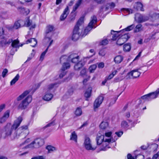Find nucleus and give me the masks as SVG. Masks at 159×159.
<instances>
[{
  "instance_id": "obj_1",
  "label": "nucleus",
  "mask_w": 159,
  "mask_h": 159,
  "mask_svg": "<svg viewBox=\"0 0 159 159\" xmlns=\"http://www.w3.org/2000/svg\"><path fill=\"white\" fill-rule=\"evenodd\" d=\"M23 120L21 116H19L15 120L12 125L9 123L7 124L4 128L2 133V137L5 139L10 137L11 140H14L16 138H13V136L16 135V129L19 126Z\"/></svg>"
},
{
  "instance_id": "obj_2",
  "label": "nucleus",
  "mask_w": 159,
  "mask_h": 159,
  "mask_svg": "<svg viewBox=\"0 0 159 159\" xmlns=\"http://www.w3.org/2000/svg\"><path fill=\"white\" fill-rule=\"evenodd\" d=\"M16 135L13 136V138H18L20 136L25 137L29 133L28 127L27 125H23L21 126L16 130Z\"/></svg>"
},
{
  "instance_id": "obj_3",
  "label": "nucleus",
  "mask_w": 159,
  "mask_h": 159,
  "mask_svg": "<svg viewBox=\"0 0 159 159\" xmlns=\"http://www.w3.org/2000/svg\"><path fill=\"white\" fill-rule=\"evenodd\" d=\"M84 17H81L77 23L73 31V34L72 36V40L76 41L77 40L80 36V33L78 32L79 27L84 23Z\"/></svg>"
},
{
  "instance_id": "obj_4",
  "label": "nucleus",
  "mask_w": 159,
  "mask_h": 159,
  "mask_svg": "<svg viewBox=\"0 0 159 159\" xmlns=\"http://www.w3.org/2000/svg\"><path fill=\"white\" fill-rule=\"evenodd\" d=\"M32 96H28L25 99L23 100L18 106V108L21 110H24L26 108L29 104L31 102Z\"/></svg>"
},
{
  "instance_id": "obj_5",
  "label": "nucleus",
  "mask_w": 159,
  "mask_h": 159,
  "mask_svg": "<svg viewBox=\"0 0 159 159\" xmlns=\"http://www.w3.org/2000/svg\"><path fill=\"white\" fill-rule=\"evenodd\" d=\"M97 21L96 17L93 16L91 17V20L89 23L88 26L84 30V35H86L93 28V25Z\"/></svg>"
},
{
  "instance_id": "obj_6",
  "label": "nucleus",
  "mask_w": 159,
  "mask_h": 159,
  "mask_svg": "<svg viewBox=\"0 0 159 159\" xmlns=\"http://www.w3.org/2000/svg\"><path fill=\"white\" fill-rule=\"evenodd\" d=\"M44 140L41 139H35L34 141L28 145L29 148H38L44 144Z\"/></svg>"
},
{
  "instance_id": "obj_7",
  "label": "nucleus",
  "mask_w": 159,
  "mask_h": 159,
  "mask_svg": "<svg viewBox=\"0 0 159 159\" xmlns=\"http://www.w3.org/2000/svg\"><path fill=\"white\" fill-rule=\"evenodd\" d=\"M54 27L51 25H49L47 26L45 35V39H48L49 40L51 39V37L53 35Z\"/></svg>"
},
{
  "instance_id": "obj_8",
  "label": "nucleus",
  "mask_w": 159,
  "mask_h": 159,
  "mask_svg": "<svg viewBox=\"0 0 159 159\" xmlns=\"http://www.w3.org/2000/svg\"><path fill=\"white\" fill-rule=\"evenodd\" d=\"M135 20L138 23H141L148 20L149 17L143 15L139 13H137L135 16Z\"/></svg>"
},
{
  "instance_id": "obj_9",
  "label": "nucleus",
  "mask_w": 159,
  "mask_h": 159,
  "mask_svg": "<svg viewBox=\"0 0 159 159\" xmlns=\"http://www.w3.org/2000/svg\"><path fill=\"white\" fill-rule=\"evenodd\" d=\"M140 73L138 71V69L133 70L127 73L126 77L127 79L136 78L140 75Z\"/></svg>"
},
{
  "instance_id": "obj_10",
  "label": "nucleus",
  "mask_w": 159,
  "mask_h": 159,
  "mask_svg": "<svg viewBox=\"0 0 159 159\" xmlns=\"http://www.w3.org/2000/svg\"><path fill=\"white\" fill-rule=\"evenodd\" d=\"M84 144L85 147L88 150H94L96 148V147H92L91 141L88 137L85 138Z\"/></svg>"
},
{
  "instance_id": "obj_11",
  "label": "nucleus",
  "mask_w": 159,
  "mask_h": 159,
  "mask_svg": "<svg viewBox=\"0 0 159 159\" xmlns=\"http://www.w3.org/2000/svg\"><path fill=\"white\" fill-rule=\"evenodd\" d=\"M24 26L27 27L30 26L29 29L31 30L32 29L34 28L35 27L36 25L35 24H33L32 20H30L29 17H28L25 18Z\"/></svg>"
},
{
  "instance_id": "obj_12",
  "label": "nucleus",
  "mask_w": 159,
  "mask_h": 159,
  "mask_svg": "<svg viewBox=\"0 0 159 159\" xmlns=\"http://www.w3.org/2000/svg\"><path fill=\"white\" fill-rule=\"evenodd\" d=\"M68 59L71 62L73 63L78 62L80 59L79 56L76 53H72L69 57Z\"/></svg>"
},
{
  "instance_id": "obj_13",
  "label": "nucleus",
  "mask_w": 159,
  "mask_h": 159,
  "mask_svg": "<svg viewBox=\"0 0 159 159\" xmlns=\"http://www.w3.org/2000/svg\"><path fill=\"white\" fill-rule=\"evenodd\" d=\"M104 98L102 96H99L95 100L94 103V108H97L99 107L102 103Z\"/></svg>"
},
{
  "instance_id": "obj_14",
  "label": "nucleus",
  "mask_w": 159,
  "mask_h": 159,
  "mask_svg": "<svg viewBox=\"0 0 159 159\" xmlns=\"http://www.w3.org/2000/svg\"><path fill=\"white\" fill-rule=\"evenodd\" d=\"M69 7L67 6L63 11V13L61 15L60 19L61 21L64 20L66 18L67 15L69 14Z\"/></svg>"
},
{
  "instance_id": "obj_15",
  "label": "nucleus",
  "mask_w": 159,
  "mask_h": 159,
  "mask_svg": "<svg viewBox=\"0 0 159 159\" xmlns=\"http://www.w3.org/2000/svg\"><path fill=\"white\" fill-rule=\"evenodd\" d=\"M104 135L101 134L100 133L98 134L96 138L97 145H100L102 143L104 140Z\"/></svg>"
},
{
  "instance_id": "obj_16",
  "label": "nucleus",
  "mask_w": 159,
  "mask_h": 159,
  "mask_svg": "<svg viewBox=\"0 0 159 159\" xmlns=\"http://www.w3.org/2000/svg\"><path fill=\"white\" fill-rule=\"evenodd\" d=\"M150 100L157 98L159 94V88L155 92L148 93Z\"/></svg>"
},
{
  "instance_id": "obj_17",
  "label": "nucleus",
  "mask_w": 159,
  "mask_h": 159,
  "mask_svg": "<svg viewBox=\"0 0 159 159\" xmlns=\"http://www.w3.org/2000/svg\"><path fill=\"white\" fill-rule=\"evenodd\" d=\"M31 91V90L29 89L25 91L22 94L19 96L17 98V100L18 101L21 100L28 95Z\"/></svg>"
},
{
  "instance_id": "obj_18",
  "label": "nucleus",
  "mask_w": 159,
  "mask_h": 159,
  "mask_svg": "<svg viewBox=\"0 0 159 159\" xmlns=\"http://www.w3.org/2000/svg\"><path fill=\"white\" fill-rule=\"evenodd\" d=\"M121 31H117L111 30V34L112 35V39L113 40H116L120 36V35L118 34Z\"/></svg>"
},
{
  "instance_id": "obj_19",
  "label": "nucleus",
  "mask_w": 159,
  "mask_h": 159,
  "mask_svg": "<svg viewBox=\"0 0 159 159\" xmlns=\"http://www.w3.org/2000/svg\"><path fill=\"white\" fill-rule=\"evenodd\" d=\"M23 22L22 20H20L15 22L12 28L14 29H17L21 27V24Z\"/></svg>"
},
{
  "instance_id": "obj_20",
  "label": "nucleus",
  "mask_w": 159,
  "mask_h": 159,
  "mask_svg": "<svg viewBox=\"0 0 159 159\" xmlns=\"http://www.w3.org/2000/svg\"><path fill=\"white\" fill-rule=\"evenodd\" d=\"M70 140L74 141L75 143L77 142V135L75 131H74L71 133L70 135Z\"/></svg>"
},
{
  "instance_id": "obj_21",
  "label": "nucleus",
  "mask_w": 159,
  "mask_h": 159,
  "mask_svg": "<svg viewBox=\"0 0 159 159\" xmlns=\"http://www.w3.org/2000/svg\"><path fill=\"white\" fill-rule=\"evenodd\" d=\"M31 43V46L34 47L37 44V41L35 38H31L30 39H28L26 41V43Z\"/></svg>"
},
{
  "instance_id": "obj_22",
  "label": "nucleus",
  "mask_w": 159,
  "mask_h": 159,
  "mask_svg": "<svg viewBox=\"0 0 159 159\" xmlns=\"http://www.w3.org/2000/svg\"><path fill=\"white\" fill-rule=\"evenodd\" d=\"M92 88H89L87 89L84 94V97L86 98V100H88V98H89L91 95Z\"/></svg>"
},
{
  "instance_id": "obj_23",
  "label": "nucleus",
  "mask_w": 159,
  "mask_h": 159,
  "mask_svg": "<svg viewBox=\"0 0 159 159\" xmlns=\"http://www.w3.org/2000/svg\"><path fill=\"white\" fill-rule=\"evenodd\" d=\"M84 65V64L81 61H80L74 66V69L76 70H79Z\"/></svg>"
},
{
  "instance_id": "obj_24",
  "label": "nucleus",
  "mask_w": 159,
  "mask_h": 159,
  "mask_svg": "<svg viewBox=\"0 0 159 159\" xmlns=\"http://www.w3.org/2000/svg\"><path fill=\"white\" fill-rule=\"evenodd\" d=\"M53 97V95L49 93H46L43 97V98L45 101H49Z\"/></svg>"
},
{
  "instance_id": "obj_25",
  "label": "nucleus",
  "mask_w": 159,
  "mask_h": 159,
  "mask_svg": "<svg viewBox=\"0 0 159 159\" xmlns=\"http://www.w3.org/2000/svg\"><path fill=\"white\" fill-rule=\"evenodd\" d=\"M123 57L121 55L116 56L114 59V61L116 63L119 64L123 60Z\"/></svg>"
},
{
  "instance_id": "obj_26",
  "label": "nucleus",
  "mask_w": 159,
  "mask_h": 159,
  "mask_svg": "<svg viewBox=\"0 0 159 159\" xmlns=\"http://www.w3.org/2000/svg\"><path fill=\"white\" fill-rule=\"evenodd\" d=\"M135 8L137 10H140L142 11H144V9L143 7V4L140 2H137L136 3Z\"/></svg>"
},
{
  "instance_id": "obj_27",
  "label": "nucleus",
  "mask_w": 159,
  "mask_h": 159,
  "mask_svg": "<svg viewBox=\"0 0 159 159\" xmlns=\"http://www.w3.org/2000/svg\"><path fill=\"white\" fill-rule=\"evenodd\" d=\"M18 9L19 10L21 13L25 14L26 15H28L30 13V10L29 9H25L24 8L22 7H18Z\"/></svg>"
},
{
  "instance_id": "obj_28",
  "label": "nucleus",
  "mask_w": 159,
  "mask_h": 159,
  "mask_svg": "<svg viewBox=\"0 0 159 159\" xmlns=\"http://www.w3.org/2000/svg\"><path fill=\"white\" fill-rule=\"evenodd\" d=\"M83 0H78L75 3L73 8V11H75L81 4Z\"/></svg>"
},
{
  "instance_id": "obj_29",
  "label": "nucleus",
  "mask_w": 159,
  "mask_h": 159,
  "mask_svg": "<svg viewBox=\"0 0 159 159\" xmlns=\"http://www.w3.org/2000/svg\"><path fill=\"white\" fill-rule=\"evenodd\" d=\"M140 157L141 158V159H143L144 158V156L142 155H139L135 156V158H134L130 154H128L127 155V158L128 159H135L137 158Z\"/></svg>"
},
{
  "instance_id": "obj_30",
  "label": "nucleus",
  "mask_w": 159,
  "mask_h": 159,
  "mask_svg": "<svg viewBox=\"0 0 159 159\" xmlns=\"http://www.w3.org/2000/svg\"><path fill=\"white\" fill-rule=\"evenodd\" d=\"M20 78V75L19 74H17L14 79L11 81L10 84L11 85H13L19 80Z\"/></svg>"
},
{
  "instance_id": "obj_31",
  "label": "nucleus",
  "mask_w": 159,
  "mask_h": 159,
  "mask_svg": "<svg viewBox=\"0 0 159 159\" xmlns=\"http://www.w3.org/2000/svg\"><path fill=\"white\" fill-rule=\"evenodd\" d=\"M131 49L130 44L128 43L125 44L123 46V50L125 52H129Z\"/></svg>"
},
{
  "instance_id": "obj_32",
  "label": "nucleus",
  "mask_w": 159,
  "mask_h": 159,
  "mask_svg": "<svg viewBox=\"0 0 159 159\" xmlns=\"http://www.w3.org/2000/svg\"><path fill=\"white\" fill-rule=\"evenodd\" d=\"M108 124L107 122H102L100 125V128L102 129H105L108 127Z\"/></svg>"
},
{
  "instance_id": "obj_33",
  "label": "nucleus",
  "mask_w": 159,
  "mask_h": 159,
  "mask_svg": "<svg viewBox=\"0 0 159 159\" xmlns=\"http://www.w3.org/2000/svg\"><path fill=\"white\" fill-rule=\"evenodd\" d=\"M70 66V65L69 63L64 62L62 66L61 70L62 71H65L66 70L69 68Z\"/></svg>"
},
{
  "instance_id": "obj_34",
  "label": "nucleus",
  "mask_w": 159,
  "mask_h": 159,
  "mask_svg": "<svg viewBox=\"0 0 159 159\" xmlns=\"http://www.w3.org/2000/svg\"><path fill=\"white\" fill-rule=\"evenodd\" d=\"M19 43V41L17 40H15L14 41H12L11 43V46L13 48H17L19 47L18 44Z\"/></svg>"
},
{
  "instance_id": "obj_35",
  "label": "nucleus",
  "mask_w": 159,
  "mask_h": 159,
  "mask_svg": "<svg viewBox=\"0 0 159 159\" xmlns=\"http://www.w3.org/2000/svg\"><path fill=\"white\" fill-rule=\"evenodd\" d=\"M46 149L48 150V153H51L56 150V148L50 145H48L46 147Z\"/></svg>"
},
{
  "instance_id": "obj_36",
  "label": "nucleus",
  "mask_w": 159,
  "mask_h": 159,
  "mask_svg": "<svg viewBox=\"0 0 159 159\" xmlns=\"http://www.w3.org/2000/svg\"><path fill=\"white\" fill-rule=\"evenodd\" d=\"M124 41L126 42L127 40L129 38L130 36L128 34H125L121 35L120 37Z\"/></svg>"
},
{
  "instance_id": "obj_37",
  "label": "nucleus",
  "mask_w": 159,
  "mask_h": 159,
  "mask_svg": "<svg viewBox=\"0 0 159 159\" xmlns=\"http://www.w3.org/2000/svg\"><path fill=\"white\" fill-rule=\"evenodd\" d=\"M48 49V48H47L45 50V51L43 52L41 55L40 56L39 60L42 61L44 59V57L46 53L47 52Z\"/></svg>"
},
{
  "instance_id": "obj_38",
  "label": "nucleus",
  "mask_w": 159,
  "mask_h": 159,
  "mask_svg": "<svg viewBox=\"0 0 159 159\" xmlns=\"http://www.w3.org/2000/svg\"><path fill=\"white\" fill-rule=\"evenodd\" d=\"M125 42V41H124V40L122 39L120 37L118 39L116 42V43L117 44L121 46Z\"/></svg>"
},
{
  "instance_id": "obj_39",
  "label": "nucleus",
  "mask_w": 159,
  "mask_h": 159,
  "mask_svg": "<svg viewBox=\"0 0 159 159\" xmlns=\"http://www.w3.org/2000/svg\"><path fill=\"white\" fill-rule=\"evenodd\" d=\"M142 25L141 24H139L138 25L135 27L136 29L134 30V32H138L142 30Z\"/></svg>"
},
{
  "instance_id": "obj_40",
  "label": "nucleus",
  "mask_w": 159,
  "mask_h": 159,
  "mask_svg": "<svg viewBox=\"0 0 159 159\" xmlns=\"http://www.w3.org/2000/svg\"><path fill=\"white\" fill-rule=\"evenodd\" d=\"M82 113V110L81 108L78 107L77 108L75 111V114L76 116H80Z\"/></svg>"
},
{
  "instance_id": "obj_41",
  "label": "nucleus",
  "mask_w": 159,
  "mask_h": 159,
  "mask_svg": "<svg viewBox=\"0 0 159 159\" xmlns=\"http://www.w3.org/2000/svg\"><path fill=\"white\" fill-rule=\"evenodd\" d=\"M97 68V66L94 64L90 66L89 67V70L90 73L93 72Z\"/></svg>"
},
{
  "instance_id": "obj_42",
  "label": "nucleus",
  "mask_w": 159,
  "mask_h": 159,
  "mask_svg": "<svg viewBox=\"0 0 159 159\" xmlns=\"http://www.w3.org/2000/svg\"><path fill=\"white\" fill-rule=\"evenodd\" d=\"M57 84V83L52 84H49L48 86V88L47 89L48 91L54 88V87L56 86Z\"/></svg>"
},
{
  "instance_id": "obj_43",
  "label": "nucleus",
  "mask_w": 159,
  "mask_h": 159,
  "mask_svg": "<svg viewBox=\"0 0 159 159\" xmlns=\"http://www.w3.org/2000/svg\"><path fill=\"white\" fill-rule=\"evenodd\" d=\"M106 52L105 50L104 49H101L98 53L99 55L101 56H104L106 54Z\"/></svg>"
},
{
  "instance_id": "obj_44",
  "label": "nucleus",
  "mask_w": 159,
  "mask_h": 159,
  "mask_svg": "<svg viewBox=\"0 0 159 159\" xmlns=\"http://www.w3.org/2000/svg\"><path fill=\"white\" fill-rule=\"evenodd\" d=\"M10 111L7 110L4 113L3 116L7 119L9 116Z\"/></svg>"
},
{
  "instance_id": "obj_45",
  "label": "nucleus",
  "mask_w": 159,
  "mask_h": 159,
  "mask_svg": "<svg viewBox=\"0 0 159 159\" xmlns=\"http://www.w3.org/2000/svg\"><path fill=\"white\" fill-rule=\"evenodd\" d=\"M141 98L143 100H147L148 101L150 100L148 94L142 96Z\"/></svg>"
},
{
  "instance_id": "obj_46",
  "label": "nucleus",
  "mask_w": 159,
  "mask_h": 159,
  "mask_svg": "<svg viewBox=\"0 0 159 159\" xmlns=\"http://www.w3.org/2000/svg\"><path fill=\"white\" fill-rule=\"evenodd\" d=\"M135 27L134 24H132L125 29V30L126 31H129L132 30Z\"/></svg>"
},
{
  "instance_id": "obj_47",
  "label": "nucleus",
  "mask_w": 159,
  "mask_h": 159,
  "mask_svg": "<svg viewBox=\"0 0 159 159\" xmlns=\"http://www.w3.org/2000/svg\"><path fill=\"white\" fill-rule=\"evenodd\" d=\"M67 58L68 57L64 55L62 56L60 58V62H64L66 61Z\"/></svg>"
},
{
  "instance_id": "obj_48",
  "label": "nucleus",
  "mask_w": 159,
  "mask_h": 159,
  "mask_svg": "<svg viewBox=\"0 0 159 159\" xmlns=\"http://www.w3.org/2000/svg\"><path fill=\"white\" fill-rule=\"evenodd\" d=\"M86 70L85 68L83 69L80 72V75L84 77L86 75Z\"/></svg>"
},
{
  "instance_id": "obj_49",
  "label": "nucleus",
  "mask_w": 159,
  "mask_h": 159,
  "mask_svg": "<svg viewBox=\"0 0 159 159\" xmlns=\"http://www.w3.org/2000/svg\"><path fill=\"white\" fill-rule=\"evenodd\" d=\"M121 125L122 127L125 128H127L128 126L127 122L125 121H123L122 122Z\"/></svg>"
},
{
  "instance_id": "obj_50",
  "label": "nucleus",
  "mask_w": 159,
  "mask_h": 159,
  "mask_svg": "<svg viewBox=\"0 0 159 159\" xmlns=\"http://www.w3.org/2000/svg\"><path fill=\"white\" fill-rule=\"evenodd\" d=\"M31 159H45V157L43 156H38L33 157Z\"/></svg>"
},
{
  "instance_id": "obj_51",
  "label": "nucleus",
  "mask_w": 159,
  "mask_h": 159,
  "mask_svg": "<svg viewBox=\"0 0 159 159\" xmlns=\"http://www.w3.org/2000/svg\"><path fill=\"white\" fill-rule=\"evenodd\" d=\"M8 70L7 69H3L2 72V76L3 78H4L6 76V74L8 72Z\"/></svg>"
},
{
  "instance_id": "obj_52",
  "label": "nucleus",
  "mask_w": 159,
  "mask_h": 159,
  "mask_svg": "<svg viewBox=\"0 0 159 159\" xmlns=\"http://www.w3.org/2000/svg\"><path fill=\"white\" fill-rule=\"evenodd\" d=\"M94 1L98 4H101L105 2V0H94Z\"/></svg>"
},
{
  "instance_id": "obj_53",
  "label": "nucleus",
  "mask_w": 159,
  "mask_h": 159,
  "mask_svg": "<svg viewBox=\"0 0 159 159\" xmlns=\"http://www.w3.org/2000/svg\"><path fill=\"white\" fill-rule=\"evenodd\" d=\"M7 120V118L2 116L0 119V123H2L5 122Z\"/></svg>"
},
{
  "instance_id": "obj_54",
  "label": "nucleus",
  "mask_w": 159,
  "mask_h": 159,
  "mask_svg": "<svg viewBox=\"0 0 159 159\" xmlns=\"http://www.w3.org/2000/svg\"><path fill=\"white\" fill-rule=\"evenodd\" d=\"M108 43V40L106 39H104L102 41V42L101 43V44L102 45H106V44H107Z\"/></svg>"
},
{
  "instance_id": "obj_55",
  "label": "nucleus",
  "mask_w": 159,
  "mask_h": 159,
  "mask_svg": "<svg viewBox=\"0 0 159 159\" xmlns=\"http://www.w3.org/2000/svg\"><path fill=\"white\" fill-rule=\"evenodd\" d=\"M13 41V39H10L8 40V41H5L3 43H4V44L5 45H7V44H10L11 42L12 43V41Z\"/></svg>"
},
{
  "instance_id": "obj_56",
  "label": "nucleus",
  "mask_w": 159,
  "mask_h": 159,
  "mask_svg": "<svg viewBox=\"0 0 159 159\" xmlns=\"http://www.w3.org/2000/svg\"><path fill=\"white\" fill-rule=\"evenodd\" d=\"M55 125V122L54 121H53L51 122H50L47 125L45 126V127H50L51 126H53Z\"/></svg>"
},
{
  "instance_id": "obj_57",
  "label": "nucleus",
  "mask_w": 159,
  "mask_h": 159,
  "mask_svg": "<svg viewBox=\"0 0 159 159\" xmlns=\"http://www.w3.org/2000/svg\"><path fill=\"white\" fill-rule=\"evenodd\" d=\"M104 64L103 62H100L98 64V67L99 68H102L104 67Z\"/></svg>"
},
{
  "instance_id": "obj_58",
  "label": "nucleus",
  "mask_w": 159,
  "mask_h": 159,
  "mask_svg": "<svg viewBox=\"0 0 159 159\" xmlns=\"http://www.w3.org/2000/svg\"><path fill=\"white\" fill-rule=\"evenodd\" d=\"M62 72L59 75V77L60 78H62L66 74V72H65L64 71H62L61 70Z\"/></svg>"
},
{
  "instance_id": "obj_59",
  "label": "nucleus",
  "mask_w": 159,
  "mask_h": 159,
  "mask_svg": "<svg viewBox=\"0 0 159 159\" xmlns=\"http://www.w3.org/2000/svg\"><path fill=\"white\" fill-rule=\"evenodd\" d=\"M88 125L87 122L86 121L79 128V129H81L83 127L86 126Z\"/></svg>"
},
{
  "instance_id": "obj_60",
  "label": "nucleus",
  "mask_w": 159,
  "mask_h": 159,
  "mask_svg": "<svg viewBox=\"0 0 159 159\" xmlns=\"http://www.w3.org/2000/svg\"><path fill=\"white\" fill-rule=\"evenodd\" d=\"M73 92V90L72 89H70L68 91V93L69 94V95H72Z\"/></svg>"
},
{
  "instance_id": "obj_61",
  "label": "nucleus",
  "mask_w": 159,
  "mask_h": 159,
  "mask_svg": "<svg viewBox=\"0 0 159 159\" xmlns=\"http://www.w3.org/2000/svg\"><path fill=\"white\" fill-rule=\"evenodd\" d=\"M111 139H106L105 140V142H107L108 143H110L112 141V142H114L115 141V140H114L113 139H112V140H111Z\"/></svg>"
},
{
  "instance_id": "obj_62",
  "label": "nucleus",
  "mask_w": 159,
  "mask_h": 159,
  "mask_svg": "<svg viewBox=\"0 0 159 159\" xmlns=\"http://www.w3.org/2000/svg\"><path fill=\"white\" fill-rule=\"evenodd\" d=\"M159 155V152L157 153L156 154L154 155L152 157V159H157Z\"/></svg>"
},
{
  "instance_id": "obj_63",
  "label": "nucleus",
  "mask_w": 159,
  "mask_h": 159,
  "mask_svg": "<svg viewBox=\"0 0 159 159\" xmlns=\"http://www.w3.org/2000/svg\"><path fill=\"white\" fill-rule=\"evenodd\" d=\"M112 133L111 132H109L105 133V136L107 137H110L111 136Z\"/></svg>"
},
{
  "instance_id": "obj_64",
  "label": "nucleus",
  "mask_w": 159,
  "mask_h": 159,
  "mask_svg": "<svg viewBox=\"0 0 159 159\" xmlns=\"http://www.w3.org/2000/svg\"><path fill=\"white\" fill-rule=\"evenodd\" d=\"M5 105L4 104H2L0 106V112L5 108Z\"/></svg>"
}]
</instances>
